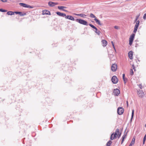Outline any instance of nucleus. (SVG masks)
I'll list each match as a JSON object with an SVG mask.
<instances>
[{
  "mask_svg": "<svg viewBox=\"0 0 146 146\" xmlns=\"http://www.w3.org/2000/svg\"><path fill=\"white\" fill-rule=\"evenodd\" d=\"M75 21L80 24L85 25H88L87 22L85 20L81 19H77L75 20Z\"/></svg>",
  "mask_w": 146,
  "mask_h": 146,
  "instance_id": "nucleus-1",
  "label": "nucleus"
},
{
  "mask_svg": "<svg viewBox=\"0 0 146 146\" xmlns=\"http://www.w3.org/2000/svg\"><path fill=\"white\" fill-rule=\"evenodd\" d=\"M124 111V109L122 107H119L117 109V113L119 115H121L123 114Z\"/></svg>",
  "mask_w": 146,
  "mask_h": 146,
  "instance_id": "nucleus-2",
  "label": "nucleus"
},
{
  "mask_svg": "<svg viewBox=\"0 0 146 146\" xmlns=\"http://www.w3.org/2000/svg\"><path fill=\"white\" fill-rule=\"evenodd\" d=\"M111 81L114 84H116L118 82V80L117 77L115 76H113L111 78Z\"/></svg>",
  "mask_w": 146,
  "mask_h": 146,
  "instance_id": "nucleus-3",
  "label": "nucleus"
},
{
  "mask_svg": "<svg viewBox=\"0 0 146 146\" xmlns=\"http://www.w3.org/2000/svg\"><path fill=\"white\" fill-rule=\"evenodd\" d=\"M117 69V66L115 64H113L111 66V70L113 71H115Z\"/></svg>",
  "mask_w": 146,
  "mask_h": 146,
  "instance_id": "nucleus-4",
  "label": "nucleus"
},
{
  "mask_svg": "<svg viewBox=\"0 0 146 146\" xmlns=\"http://www.w3.org/2000/svg\"><path fill=\"white\" fill-rule=\"evenodd\" d=\"M137 94L139 97L142 98L145 94L144 92L142 90H139L137 91Z\"/></svg>",
  "mask_w": 146,
  "mask_h": 146,
  "instance_id": "nucleus-5",
  "label": "nucleus"
},
{
  "mask_svg": "<svg viewBox=\"0 0 146 146\" xmlns=\"http://www.w3.org/2000/svg\"><path fill=\"white\" fill-rule=\"evenodd\" d=\"M113 92L115 96H118L120 94V91L119 89L116 88L114 90Z\"/></svg>",
  "mask_w": 146,
  "mask_h": 146,
  "instance_id": "nucleus-6",
  "label": "nucleus"
},
{
  "mask_svg": "<svg viewBox=\"0 0 146 146\" xmlns=\"http://www.w3.org/2000/svg\"><path fill=\"white\" fill-rule=\"evenodd\" d=\"M65 18L66 19H68L72 21L75 20L74 17L73 16L71 15H68L67 16H66Z\"/></svg>",
  "mask_w": 146,
  "mask_h": 146,
  "instance_id": "nucleus-7",
  "label": "nucleus"
},
{
  "mask_svg": "<svg viewBox=\"0 0 146 146\" xmlns=\"http://www.w3.org/2000/svg\"><path fill=\"white\" fill-rule=\"evenodd\" d=\"M43 15H50L51 13L50 11L48 10H44L42 11Z\"/></svg>",
  "mask_w": 146,
  "mask_h": 146,
  "instance_id": "nucleus-8",
  "label": "nucleus"
},
{
  "mask_svg": "<svg viewBox=\"0 0 146 146\" xmlns=\"http://www.w3.org/2000/svg\"><path fill=\"white\" fill-rule=\"evenodd\" d=\"M117 136L116 135L114 134V132L112 133L110 139L111 140H113L114 139H116L117 138Z\"/></svg>",
  "mask_w": 146,
  "mask_h": 146,
  "instance_id": "nucleus-9",
  "label": "nucleus"
},
{
  "mask_svg": "<svg viewBox=\"0 0 146 146\" xmlns=\"http://www.w3.org/2000/svg\"><path fill=\"white\" fill-rule=\"evenodd\" d=\"M133 52L132 51H130L128 53V56L130 59H132L133 58Z\"/></svg>",
  "mask_w": 146,
  "mask_h": 146,
  "instance_id": "nucleus-10",
  "label": "nucleus"
},
{
  "mask_svg": "<svg viewBox=\"0 0 146 146\" xmlns=\"http://www.w3.org/2000/svg\"><path fill=\"white\" fill-rule=\"evenodd\" d=\"M56 13L58 15L62 17H65L66 16V15L65 13H62L60 12H56Z\"/></svg>",
  "mask_w": 146,
  "mask_h": 146,
  "instance_id": "nucleus-11",
  "label": "nucleus"
},
{
  "mask_svg": "<svg viewBox=\"0 0 146 146\" xmlns=\"http://www.w3.org/2000/svg\"><path fill=\"white\" fill-rule=\"evenodd\" d=\"M102 46L104 47H105L107 45V42L106 40H102Z\"/></svg>",
  "mask_w": 146,
  "mask_h": 146,
  "instance_id": "nucleus-12",
  "label": "nucleus"
},
{
  "mask_svg": "<svg viewBox=\"0 0 146 146\" xmlns=\"http://www.w3.org/2000/svg\"><path fill=\"white\" fill-rule=\"evenodd\" d=\"M135 34L133 33L130 36V37L129 38V40L133 41L134 39L135 36Z\"/></svg>",
  "mask_w": 146,
  "mask_h": 146,
  "instance_id": "nucleus-13",
  "label": "nucleus"
},
{
  "mask_svg": "<svg viewBox=\"0 0 146 146\" xmlns=\"http://www.w3.org/2000/svg\"><path fill=\"white\" fill-rule=\"evenodd\" d=\"M127 133H126L125 134H124L122 137V140L121 142V144H122L124 141V140L126 138Z\"/></svg>",
  "mask_w": 146,
  "mask_h": 146,
  "instance_id": "nucleus-14",
  "label": "nucleus"
},
{
  "mask_svg": "<svg viewBox=\"0 0 146 146\" xmlns=\"http://www.w3.org/2000/svg\"><path fill=\"white\" fill-rule=\"evenodd\" d=\"M94 29L95 30H94V31L95 33L97 34L98 35H100L101 33V32L99 31H98L96 27Z\"/></svg>",
  "mask_w": 146,
  "mask_h": 146,
  "instance_id": "nucleus-15",
  "label": "nucleus"
},
{
  "mask_svg": "<svg viewBox=\"0 0 146 146\" xmlns=\"http://www.w3.org/2000/svg\"><path fill=\"white\" fill-rule=\"evenodd\" d=\"M94 20L95 21L96 23L98 24L99 25H102V24L100 23V21L97 18H95L94 19Z\"/></svg>",
  "mask_w": 146,
  "mask_h": 146,
  "instance_id": "nucleus-16",
  "label": "nucleus"
},
{
  "mask_svg": "<svg viewBox=\"0 0 146 146\" xmlns=\"http://www.w3.org/2000/svg\"><path fill=\"white\" fill-rule=\"evenodd\" d=\"M19 4L21 6L27 8L28 4L23 3H20Z\"/></svg>",
  "mask_w": 146,
  "mask_h": 146,
  "instance_id": "nucleus-17",
  "label": "nucleus"
},
{
  "mask_svg": "<svg viewBox=\"0 0 146 146\" xmlns=\"http://www.w3.org/2000/svg\"><path fill=\"white\" fill-rule=\"evenodd\" d=\"M54 2L52 1H49L48 3V5L50 7L54 6Z\"/></svg>",
  "mask_w": 146,
  "mask_h": 146,
  "instance_id": "nucleus-18",
  "label": "nucleus"
},
{
  "mask_svg": "<svg viewBox=\"0 0 146 146\" xmlns=\"http://www.w3.org/2000/svg\"><path fill=\"white\" fill-rule=\"evenodd\" d=\"M135 140V138L133 137L132 139V141L129 145V146H132V145H133L134 144Z\"/></svg>",
  "mask_w": 146,
  "mask_h": 146,
  "instance_id": "nucleus-19",
  "label": "nucleus"
},
{
  "mask_svg": "<svg viewBox=\"0 0 146 146\" xmlns=\"http://www.w3.org/2000/svg\"><path fill=\"white\" fill-rule=\"evenodd\" d=\"M119 129L118 128L116 129L115 133H114V134L117 136V134H119Z\"/></svg>",
  "mask_w": 146,
  "mask_h": 146,
  "instance_id": "nucleus-20",
  "label": "nucleus"
},
{
  "mask_svg": "<svg viewBox=\"0 0 146 146\" xmlns=\"http://www.w3.org/2000/svg\"><path fill=\"white\" fill-rule=\"evenodd\" d=\"M7 14L8 15H13L14 14V13L13 11H9L7 12Z\"/></svg>",
  "mask_w": 146,
  "mask_h": 146,
  "instance_id": "nucleus-21",
  "label": "nucleus"
},
{
  "mask_svg": "<svg viewBox=\"0 0 146 146\" xmlns=\"http://www.w3.org/2000/svg\"><path fill=\"white\" fill-rule=\"evenodd\" d=\"M112 141L111 140H109L107 143L106 145L107 146H110L112 143Z\"/></svg>",
  "mask_w": 146,
  "mask_h": 146,
  "instance_id": "nucleus-22",
  "label": "nucleus"
},
{
  "mask_svg": "<svg viewBox=\"0 0 146 146\" xmlns=\"http://www.w3.org/2000/svg\"><path fill=\"white\" fill-rule=\"evenodd\" d=\"M58 9L62 10V9H63V8H66V7L65 6H58Z\"/></svg>",
  "mask_w": 146,
  "mask_h": 146,
  "instance_id": "nucleus-23",
  "label": "nucleus"
},
{
  "mask_svg": "<svg viewBox=\"0 0 146 146\" xmlns=\"http://www.w3.org/2000/svg\"><path fill=\"white\" fill-rule=\"evenodd\" d=\"M134 110H132V112L131 113V117L130 119V121H131L132 120V119H133V115H134Z\"/></svg>",
  "mask_w": 146,
  "mask_h": 146,
  "instance_id": "nucleus-24",
  "label": "nucleus"
},
{
  "mask_svg": "<svg viewBox=\"0 0 146 146\" xmlns=\"http://www.w3.org/2000/svg\"><path fill=\"white\" fill-rule=\"evenodd\" d=\"M139 22L140 21L139 20L137 21L135 27L138 28L139 26Z\"/></svg>",
  "mask_w": 146,
  "mask_h": 146,
  "instance_id": "nucleus-25",
  "label": "nucleus"
},
{
  "mask_svg": "<svg viewBox=\"0 0 146 146\" xmlns=\"http://www.w3.org/2000/svg\"><path fill=\"white\" fill-rule=\"evenodd\" d=\"M19 14L20 16H24L26 15V13H23L22 12H19Z\"/></svg>",
  "mask_w": 146,
  "mask_h": 146,
  "instance_id": "nucleus-26",
  "label": "nucleus"
},
{
  "mask_svg": "<svg viewBox=\"0 0 146 146\" xmlns=\"http://www.w3.org/2000/svg\"><path fill=\"white\" fill-rule=\"evenodd\" d=\"M90 17L92 18H95L96 17L92 13L90 14Z\"/></svg>",
  "mask_w": 146,
  "mask_h": 146,
  "instance_id": "nucleus-27",
  "label": "nucleus"
},
{
  "mask_svg": "<svg viewBox=\"0 0 146 146\" xmlns=\"http://www.w3.org/2000/svg\"><path fill=\"white\" fill-rule=\"evenodd\" d=\"M89 25L90 27H91L92 28L94 29H95L96 28V27L94 26V25L91 24H89Z\"/></svg>",
  "mask_w": 146,
  "mask_h": 146,
  "instance_id": "nucleus-28",
  "label": "nucleus"
},
{
  "mask_svg": "<svg viewBox=\"0 0 146 146\" xmlns=\"http://www.w3.org/2000/svg\"><path fill=\"white\" fill-rule=\"evenodd\" d=\"M89 25L90 27H91L92 28L94 29H95L96 28V27L94 26V25L91 24H89Z\"/></svg>",
  "mask_w": 146,
  "mask_h": 146,
  "instance_id": "nucleus-29",
  "label": "nucleus"
},
{
  "mask_svg": "<svg viewBox=\"0 0 146 146\" xmlns=\"http://www.w3.org/2000/svg\"><path fill=\"white\" fill-rule=\"evenodd\" d=\"M0 11L2 12H7V10L3 9H0Z\"/></svg>",
  "mask_w": 146,
  "mask_h": 146,
  "instance_id": "nucleus-30",
  "label": "nucleus"
},
{
  "mask_svg": "<svg viewBox=\"0 0 146 146\" xmlns=\"http://www.w3.org/2000/svg\"><path fill=\"white\" fill-rule=\"evenodd\" d=\"M138 28H137V27H135L134 29L133 30V33H136L137 31Z\"/></svg>",
  "mask_w": 146,
  "mask_h": 146,
  "instance_id": "nucleus-31",
  "label": "nucleus"
},
{
  "mask_svg": "<svg viewBox=\"0 0 146 146\" xmlns=\"http://www.w3.org/2000/svg\"><path fill=\"white\" fill-rule=\"evenodd\" d=\"M80 16L81 17H85L86 16V15L84 14H80Z\"/></svg>",
  "mask_w": 146,
  "mask_h": 146,
  "instance_id": "nucleus-32",
  "label": "nucleus"
},
{
  "mask_svg": "<svg viewBox=\"0 0 146 146\" xmlns=\"http://www.w3.org/2000/svg\"><path fill=\"white\" fill-rule=\"evenodd\" d=\"M146 139V134L145 135V136L144 137L143 139V144H144L145 143V141Z\"/></svg>",
  "mask_w": 146,
  "mask_h": 146,
  "instance_id": "nucleus-33",
  "label": "nucleus"
},
{
  "mask_svg": "<svg viewBox=\"0 0 146 146\" xmlns=\"http://www.w3.org/2000/svg\"><path fill=\"white\" fill-rule=\"evenodd\" d=\"M130 74L131 75H132L133 74V72L132 69H131L130 70Z\"/></svg>",
  "mask_w": 146,
  "mask_h": 146,
  "instance_id": "nucleus-34",
  "label": "nucleus"
},
{
  "mask_svg": "<svg viewBox=\"0 0 146 146\" xmlns=\"http://www.w3.org/2000/svg\"><path fill=\"white\" fill-rule=\"evenodd\" d=\"M121 133L120 132L119 133V134H117L118 135H117V137H118V138L119 139L121 135Z\"/></svg>",
  "mask_w": 146,
  "mask_h": 146,
  "instance_id": "nucleus-35",
  "label": "nucleus"
},
{
  "mask_svg": "<svg viewBox=\"0 0 146 146\" xmlns=\"http://www.w3.org/2000/svg\"><path fill=\"white\" fill-rule=\"evenodd\" d=\"M125 84H126L127 81V79L126 78H125V79H123Z\"/></svg>",
  "mask_w": 146,
  "mask_h": 146,
  "instance_id": "nucleus-36",
  "label": "nucleus"
},
{
  "mask_svg": "<svg viewBox=\"0 0 146 146\" xmlns=\"http://www.w3.org/2000/svg\"><path fill=\"white\" fill-rule=\"evenodd\" d=\"M27 8H34V7L33 6H31L29 5H28Z\"/></svg>",
  "mask_w": 146,
  "mask_h": 146,
  "instance_id": "nucleus-37",
  "label": "nucleus"
},
{
  "mask_svg": "<svg viewBox=\"0 0 146 146\" xmlns=\"http://www.w3.org/2000/svg\"><path fill=\"white\" fill-rule=\"evenodd\" d=\"M111 44H112V46H113V48H114V49L115 50V46H114V44L113 42V41H111Z\"/></svg>",
  "mask_w": 146,
  "mask_h": 146,
  "instance_id": "nucleus-38",
  "label": "nucleus"
},
{
  "mask_svg": "<svg viewBox=\"0 0 146 146\" xmlns=\"http://www.w3.org/2000/svg\"><path fill=\"white\" fill-rule=\"evenodd\" d=\"M133 42V41L129 40V44L130 45H131L132 44Z\"/></svg>",
  "mask_w": 146,
  "mask_h": 146,
  "instance_id": "nucleus-39",
  "label": "nucleus"
},
{
  "mask_svg": "<svg viewBox=\"0 0 146 146\" xmlns=\"http://www.w3.org/2000/svg\"><path fill=\"white\" fill-rule=\"evenodd\" d=\"M1 1L3 2H6L7 1V0H0Z\"/></svg>",
  "mask_w": 146,
  "mask_h": 146,
  "instance_id": "nucleus-40",
  "label": "nucleus"
},
{
  "mask_svg": "<svg viewBox=\"0 0 146 146\" xmlns=\"http://www.w3.org/2000/svg\"><path fill=\"white\" fill-rule=\"evenodd\" d=\"M139 15H138L136 16V20H137L139 18Z\"/></svg>",
  "mask_w": 146,
  "mask_h": 146,
  "instance_id": "nucleus-41",
  "label": "nucleus"
},
{
  "mask_svg": "<svg viewBox=\"0 0 146 146\" xmlns=\"http://www.w3.org/2000/svg\"><path fill=\"white\" fill-rule=\"evenodd\" d=\"M114 27L116 29H118V27L117 26H115Z\"/></svg>",
  "mask_w": 146,
  "mask_h": 146,
  "instance_id": "nucleus-42",
  "label": "nucleus"
},
{
  "mask_svg": "<svg viewBox=\"0 0 146 146\" xmlns=\"http://www.w3.org/2000/svg\"><path fill=\"white\" fill-rule=\"evenodd\" d=\"M125 74H123V76H122L123 78V79L125 78Z\"/></svg>",
  "mask_w": 146,
  "mask_h": 146,
  "instance_id": "nucleus-43",
  "label": "nucleus"
},
{
  "mask_svg": "<svg viewBox=\"0 0 146 146\" xmlns=\"http://www.w3.org/2000/svg\"><path fill=\"white\" fill-rule=\"evenodd\" d=\"M19 12L15 11V12H14V13H15L16 14H19Z\"/></svg>",
  "mask_w": 146,
  "mask_h": 146,
  "instance_id": "nucleus-44",
  "label": "nucleus"
},
{
  "mask_svg": "<svg viewBox=\"0 0 146 146\" xmlns=\"http://www.w3.org/2000/svg\"><path fill=\"white\" fill-rule=\"evenodd\" d=\"M54 6L55 5H57L58 4V3H54Z\"/></svg>",
  "mask_w": 146,
  "mask_h": 146,
  "instance_id": "nucleus-45",
  "label": "nucleus"
},
{
  "mask_svg": "<svg viewBox=\"0 0 146 146\" xmlns=\"http://www.w3.org/2000/svg\"><path fill=\"white\" fill-rule=\"evenodd\" d=\"M143 18L144 20H145L146 19V17L144 15L143 17Z\"/></svg>",
  "mask_w": 146,
  "mask_h": 146,
  "instance_id": "nucleus-46",
  "label": "nucleus"
},
{
  "mask_svg": "<svg viewBox=\"0 0 146 146\" xmlns=\"http://www.w3.org/2000/svg\"><path fill=\"white\" fill-rule=\"evenodd\" d=\"M62 10L64 11L65 12H68V11L67 10H65V9H62Z\"/></svg>",
  "mask_w": 146,
  "mask_h": 146,
  "instance_id": "nucleus-47",
  "label": "nucleus"
},
{
  "mask_svg": "<svg viewBox=\"0 0 146 146\" xmlns=\"http://www.w3.org/2000/svg\"><path fill=\"white\" fill-rule=\"evenodd\" d=\"M75 15L76 16H79L80 15V14H75Z\"/></svg>",
  "mask_w": 146,
  "mask_h": 146,
  "instance_id": "nucleus-48",
  "label": "nucleus"
},
{
  "mask_svg": "<svg viewBox=\"0 0 146 146\" xmlns=\"http://www.w3.org/2000/svg\"><path fill=\"white\" fill-rule=\"evenodd\" d=\"M139 88H141V89L142 88V86L141 85L140 86H139Z\"/></svg>",
  "mask_w": 146,
  "mask_h": 146,
  "instance_id": "nucleus-49",
  "label": "nucleus"
},
{
  "mask_svg": "<svg viewBox=\"0 0 146 146\" xmlns=\"http://www.w3.org/2000/svg\"><path fill=\"white\" fill-rule=\"evenodd\" d=\"M127 106H128V102L127 101Z\"/></svg>",
  "mask_w": 146,
  "mask_h": 146,
  "instance_id": "nucleus-50",
  "label": "nucleus"
},
{
  "mask_svg": "<svg viewBox=\"0 0 146 146\" xmlns=\"http://www.w3.org/2000/svg\"><path fill=\"white\" fill-rule=\"evenodd\" d=\"M137 20H136V19H135V22L136 21L137 22Z\"/></svg>",
  "mask_w": 146,
  "mask_h": 146,
  "instance_id": "nucleus-51",
  "label": "nucleus"
},
{
  "mask_svg": "<svg viewBox=\"0 0 146 146\" xmlns=\"http://www.w3.org/2000/svg\"><path fill=\"white\" fill-rule=\"evenodd\" d=\"M144 15L146 17V13L144 14Z\"/></svg>",
  "mask_w": 146,
  "mask_h": 146,
  "instance_id": "nucleus-52",
  "label": "nucleus"
},
{
  "mask_svg": "<svg viewBox=\"0 0 146 146\" xmlns=\"http://www.w3.org/2000/svg\"><path fill=\"white\" fill-rule=\"evenodd\" d=\"M145 127H146V123L145 125Z\"/></svg>",
  "mask_w": 146,
  "mask_h": 146,
  "instance_id": "nucleus-53",
  "label": "nucleus"
},
{
  "mask_svg": "<svg viewBox=\"0 0 146 146\" xmlns=\"http://www.w3.org/2000/svg\"><path fill=\"white\" fill-rule=\"evenodd\" d=\"M133 67H134V66H133ZM134 67L133 68V69H134Z\"/></svg>",
  "mask_w": 146,
  "mask_h": 146,
  "instance_id": "nucleus-54",
  "label": "nucleus"
}]
</instances>
